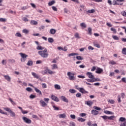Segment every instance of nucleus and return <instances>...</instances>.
<instances>
[{
  "label": "nucleus",
  "mask_w": 126,
  "mask_h": 126,
  "mask_svg": "<svg viewBox=\"0 0 126 126\" xmlns=\"http://www.w3.org/2000/svg\"><path fill=\"white\" fill-rule=\"evenodd\" d=\"M47 52H48V50L45 48L44 50L38 51V54L40 55L41 58H46L49 56V54Z\"/></svg>",
  "instance_id": "nucleus-1"
},
{
  "label": "nucleus",
  "mask_w": 126,
  "mask_h": 126,
  "mask_svg": "<svg viewBox=\"0 0 126 126\" xmlns=\"http://www.w3.org/2000/svg\"><path fill=\"white\" fill-rule=\"evenodd\" d=\"M19 55L22 58V59H21V62H22V63H24V62L26 61V58L28 57V55L23 53H20Z\"/></svg>",
  "instance_id": "nucleus-2"
},
{
  "label": "nucleus",
  "mask_w": 126,
  "mask_h": 126,
  "mask_svg": "<svg viewBox=\"0 0 126 126\" xmlns=\"http://www.w3.org/2000/svg\"><path fill=\"white\" fill-rule=\"evenodd\" d=\"M67 74L68 76H69V80H74V79H75V77L73 76V75H74V74L70 72H68Z\"/></svg>",
  "instance_id": "nucleus-3"
},
{
  "label": "nucleus",
  "mask_w": 126,
  "mask_h": 126,
  "mask_svg": "<svg viewBox=\"0 0 126 126\" xmlns=\"http://www.w3.org/2000/svg\"><path fill=\"white\" fill-rule=\"evenodd\" d=\"M87 81H88V82H96L97 81H101V80L99 78H95L94 77L92 79H87Z\"/></svg>",
  "instance_id": "nucleus-4"
},
{
  "label": "nucleus",
  "mask_w": 126,
  "mask_h": 126,
  "mask_svg": "<svg viewBox=\"0 0 126 126\" xmlns=\"http://www.w3.org/2000/svg\"><path fill=\"white\" fill-rule=\"evenodd\" d=\"M22 119L24 122H25V123H26V124H31L32 123L31 120L27 118V117H23Z\"/></svg>",
  "instance_id": "nucleus-5"
},
{
  "label": "nucleus",
  "mask_w": 126,
  "mask_h": 126,
  "mask_svg": "<svg viewBox=\"0 0 126 126\" xmlns=\"http://www.w3.org/2000/svg\"><path fill=\"white\" fill-rule=\"evenodd\" d=\"M86 75L90 78L88 79H93L94 78V75L91 72H87L86 73Z\"/></svg>",
  "instance_id": "nucleus-6"
},
{
  "label": "nucleus",
  "mask_w": 126,
  "mask_h": 126,
  "mask_svg": "<svg viewBox=\"0 0 126 126\" xmlns=\"http://www.w3.org/2000/svg\"><path fill=\"white\" fill-rule=\"evenodd\" d=\"M77 90H79V92L82 93L83 94H85V93H88V92L85 91L83 88H77Z\"/></svg>",
  "instance_id": "nucleus-7"
},
{
  "label": "nucleus",
  "mask_w": 126,
  "mask_h": 126,
  "mask_svg": "<svg viewBox=\"0 0 126 126\" xmlns=\"http://www.w3.org/2000/svg\"><path fill=\"white\" fill-rule=\"evenodd\" d=\"M51 99L52 100H53V101H55V102L60 101V99H59V98L54 95H51Z\"/></svg>",
  "instance_id": "nucleus-8"
},
{
  "label": "nucleus",
  "mask_w": 126,
  "mask_h": 126,
  "mask_svg": "<svg viewBox=\"0 0 126 126\" xmlns=\"http://www.w3.org/2000/svg\"><path fill=\"white\" fill-rule=\"evenodd\" d=\"M103 72V69L98 67L96 69V70L95 71L96 73H98V74H101Z\"/></svg>",
  "instance_id": "nucleus-9"
},
{
  "label": "nucleus",
  "mask_w": 126,
  "mask_h": 126,
  "mask_svg": "<svg viewBox=\"0 0 126 126\" xmlns=\"http://www.w3.org/2000/svg\"><path fill=\"white\" fill-rule=\"evenodd\" d=\"M61 99L63 102H65V103H68V99H67V98H66V97H65V96H62L61 97Z\"/></svg>",
  "instance_id": "nucleus-10"
},
{
  "label": "nucleus",
  "mask_w": 126,
  "mask_h": 126,
  "mask_svg": "<svg viewBox=\"0 0 126 126\" xmlns=\"http://www.w3.org/2000/svg\"><path fill=\"white\" fill-rule=\"evenodd\" d=\"M60 119H65L66 118V115L65 113L63 114H60L58 115Z\"/></svg>",
  "instance_id": "nucleus-11"
},
{
  "label": "nucleus",
  "mask_w": 126,
  "mask_h": 126,
  "mask_svg": "<svg viewBox=\"0 0 126 126\" xmlns=\"http://www.w3.org/2000/svg\"><path fill=\"white\" fill-rule=\"evenodd\" d=\"M39 102L41 104V106L42 107H46V106H48V104H47V103L43 100H40Z\"/></svg>",
  "instance_id": "nucleus-12"
},
{
  "label": "nucleus",
  "mask_w": 126,
  "mask_h": 126,
  "mask_svg": "<svg viewBox=\"0 0 126 126\" xmlns=\"http://www.w3.org/2000/svg\"><path fill=\"white\" fill-rule=\"evenodd\" d=\"M34 89L35 92H36V93H38V94H39V95H42V92H41V91H40V90L38 89L36 87H34Z\"/></svg>",
  "instance_id": "nucleus-13"
},
{
  "label": "nucleus",
  "mask_w": 126,
  "mask_h": 126,
  "mask_svg": "<svg viewBox=\"0 0 126 126\" xmlns=\"http://www.w3.org/2000/svg\"><path fill=\"white\" fill-rule=\"evenodd\" d=\"M56 32H57V31L54 29H51L50 30V33L52 35H55V34H56Z\"/></svg>",
  "instance_id": "nucleus-14"
},
{
  "label": "nucleus",
  "mask_w": 126,
  "mask_h": 126,
  "mask_svg": "<svg viewBox=\"0 0 126 126\" xmlns=\"http://www.w3.org/2000/svg\"><path fill=\"white\" fill-rule=\"evenodd\" d=\"M4 77L5 79H6V80L10 82V80H11V78H10L9 76L4 75Z\"/></svg>",
  "instance_id": "nucleus-15"
},
{
  "label": "nucleus",
  "mask_w": 126,
  "mask_h": 126,
  "mask_svg": "<svg viewBox=\"0 0 126 126\" xmlns=\"http://www.w3.org/2000/svg\"><path fill=\"white\" fill-rule=\"evenodd\" d=\"M31 24L32 25H37V24H38V22L35 20H32L31 21Z\"/></svg>",
  "instance_id": "nucleus-16"
},
{
  "label": "nucleus",
  "mask_w": 126,
  "mask_h": 126,
  "mask_svg": "<svg viewBox=\"0 0 126 126\" xmlns=\"http://www.w3.org/2000/svg\"><path fill=\"white\" fill-rule=\"evenodd\" d=\"M55 3H56V1H55V0H53L50 2H48V5L49 6H52V5H53V4H55Z\"/></svg>",
  "instance_id": "nucleus-17"
},
{
  "label": "nucleus",
  "mask_w": 126,
  "mask_h": 126,
  "mask_svg": "<svg viewBox=\"0 0 126 126\" xmlns=\"http://www.w3.org/2000/svg\"><path fill=\"white\" fill-rule=\"evenodd\" d=\"M10 116L12 117L13 118H15V117L16 116L15 113L12 111V110L10 111Z\"/></svg>",
  "instance_id": "nucleus-18"
},
{
  "label": "nucleus",
  "mask_w": 126,
  "mask_h": 126,
  "mask_svg": "<svg viewBox=\"0 0 126 126\" xmlns=\"http://www.w3.org/2000/svg\"><path fill=\"white\" fill-rule=\"evenodd\" d=\"M104 113L107 115H114V113L108 110L104 111Z\"/></svg>",
  "instance_id": "nucleus-19"
},
{
  "label": "nucleus",
  "mask_w": 126,
  "mask_h": 126,
  "mask_svg": "<svg viewBox=\"0 0 126 126\" xmlns=\"http://www.w3.org/2000/svg\"><path fill=\"white\" fill-rule=\"evenodd\" d=\"M92 114H93V115H98V114H99V111L95 110H93L92 111Z\"/></svg>",
  "instance_id": "nucleus-20"
},
{
  "label": "nucleus",
  "mask_w": 126,
  "mask_h": 126,
  "mask_svg": "<svg viewBox=\"0 0 126 126\" xmlns=\"http://www.w3.org/2000/svg\"><path fill=\"white\" fill-rule=\"evenodd\" d=\"M54 88H55V89H57V90H60L61 89V86H60V85L58 84H55L54 85Z\"/></svg>",
  "instance_id": "nucleus-21"
},
{
  "label": "nucleus",
  "mask_w": 126,
  "mask_h": 126,
  "mask_svg": "<svg viewBox=\"0 0 126 126\" xmlns=\"http://www.w3.org/2000/svg\"><path fill=\"white\" fill-rule=\"evenodd\" d=\"M27 64L29 66H32V65H33V61H29L27 63Z\"/></svg>",
  "instance_id": "nucleus-22"
},
{
  "label": "nucleus",
  "mask_w": 126,
  "mask_h": 126,
  "mask_svg": "<svg viewBox=\"0 0 126 126\" xmlns=\"http://www.w3.org/2000/svg\"><path fill=\"white\" fill-rule=\"evenodd\" d=\"M32 75L34 77V78H39V76L35 72H32Z\"/></svg>",
  "instance_id": "nucleus-23"
},
{
  "label": "nucleus",
  "mask_w": 126,
  "mask_h": 126,
  "mask_svg": "<svg viewBox=\"0 0 126 126\" xmlns=\"http://www.w3.org/2000/svg\"><path fill=\"white\" fill-rule=\"evenodd\" d=\"M87 105H88V106H92V105H93V101L91 100L87 101Z\"/></svg>",
  "instance_id": "nucleus-24"
},
{
  "label": "nucleus",
  "mask_w": 126,
  "mask_h": 126,
  "mask_svg": "<svg viewBox=\"0 0 126 126\" xmlns=\"http://www.w3.org/2000/svg\"><path fill=\"white\" fill-rule=\"evenodd\" d=\"M48 41L49 43H54V39L52 37H49L48 38Z\"/></svg>",
  "instance_id": "nucleus-25"
},
{
  "label": "nucleus",
  "mask_w": 126,
  "mask_h": 126,
  "mask_svg": "<svg viewBox=\"0 0 126 126\" xmlns=\"http://www.w3.org/2000/svg\"><path fill=\"white\" fill-rule=\"evenodd\" d=\"M76 59H77V60H78V61H82V60H83V58H82L80 56H77L76 57Z\"/></svg>",
  "instance_id": "nucleus-26"
},
{
  "label": "nucleus",
  "mask_w": 126,
  "mask_h": 126,
  "mask_svg": "<svg viewBox=\"0 0 126 126\" xmlns=\"http://www.w3.org/2000/svg\"><path fill=\"white\" fill-rule=\"evenodd\" d=\"M58 49L59 50H61V51H64V52H66V51H67V49H64L63 48V47H61V46H59L58 47Z\"/></svg>",
  "instance_id": "nucleus-27"
},
{
  "label": "nucleus",
  "mask_w": 126,
  "mask_h": 126,
  "mask_svg": "<svg viewBox=\"0 0 126 126\" xmlns=\"http://www.w3.org/2000/svg\"><path fill=\"white\" fill-rule=\"evenodd\" d=\"M109 64H112V65H114V64H117V63H116V62L112 60V61L109 62Z\"/></svg>",
  "instance_id": "nucleus-28"
},
{
  "label": "nucleus",
  "mask_w": 126,
  "mask_h": 126,
  "mask_svg": "<svg viewBox=\"0 0 126 126\" xmlns=\"http://www.w3.org/2000/svg\"><path fill=\"white\" fill-rule=\"evenodd\" d=\"M126 118L121 117L119 119V122H126Z\"/></svg>",
  "instance_id": "nucleus-29"
},
{
  "label": "nucleus",
  "mask_w": 126,
  "mask_h": 126,
  "mask_svg": "<svg viewBox=\"0 0 126 126\" xmlns=\"http://www.w3.org/2000/svg\"><path fill=\"white\" fill-rule=\"evenodd\" d=\"M87 12L88 13H94V12H95V10L94 9H93L92 10H89L87 11Z\"/></svg>",
  "instance_id": "nucleus-30"
},
{
  "label": "nucleus",
  "mask_w": 126,
  "mask_h": 126,
  "mask_svg": "<svg viewBox=\"0 0 126 126\" xmlns=\"http://www.w3.org/2000/svg\"><path fill=\"white\" fill-rule=\"evenodd\" d=\"M81 27H83V28H86V24L85 23H82L80 24Z\"/></svg>",
  "instance_id": "nucleus-31"
},
{
  "label": "nucleus",
  "mask_w": 126,
  "mask_h": 126,
  "mask_svg": "<svg viewBox=\"0 0 126 126\" xmlns=\"http://www.w3.org/2000/svg\"><path fill=\"white\" fill-rule=\"evenodd\" d=\"M78 121H79V122H81L82 123H83V122H85V119L82 118H78Z\"/></svg>",
  "instance_id": "nucleus-32"
},
{
  "label": "nucleus",
  "mask_w": 126,
  "mask_h": 126,
  "mask_svg": "<svg viewBox=\"0 0 126 126\" xmlns=\"http://www.w3.org/2000/svg\"><path fill=\"white\" fill-rule=\"evenodd\" d=\"M94 109L96 110V111H101V108L98 107V106H94Z\"/></svg>",
  "instance_id": "nucleus-33"
},
{
  "label": "nucleus",
  "mask_w": 126,
  "mask_h": 126,
  "mask_svg": "<svg viewBox=\"0 0 126 126\" xmlns=\"http://www.w3.org/2000/svg\"><path fill=\"white\" fill-rule=\"evenodd\" d=\"M88 32L90 35H92V29H91V28H88Z\"/></svg>",
  "instance_id": "nucleus-34"
},
{
  "label": "nucleus",
  "mask_w": 126,
  "mask_h": 126,
  "mask_svg": "<svg viewBox=\"0 0 126 126\" xmlns=\"http://www.w3.org/2000/svg\"><path fill=\"white\" fill-rule=\"evenodd\" d=\"M6 19L2 18H0V22H6Z\"/></svg>",
  "instance_id": "nucleus-35"
},
{
  "label": "nucleus",
  "mask_w": 126,
  "mask_h": 126,
  "mask_svg": "<svg viewBox=\"0 0 126 126\" xmlns=\"http://www.w3.org/2000/svg\"><path fill=\"white\" fill-rule=\"evenodd\" d=\"M44 47H42V46H38L37 47H36V49L38 50H44Z\"/></svg>",
  "instance_id": "nucleus-36"
},
{
  "label": "nucleus",
  "mask_w": 126,
  "mask_h": 126,
  "mask_svg": "<svg viewBox=\"0 0 126 126\" xmlns=\"http://www.w3.org/2000/svg\"><path fill=\"white\" fill-rule=\"evenodd\" d=\"M115 119V116H108V120H113Z\"/></svg>",
  "instance_id": "nucleus-37"
},
{
  "label": "nucleus",
  "mask_w": 126,
  "mask_h": 126,
  "mask_svg": "<svg viewBox=\"0 0 126 126\" xmlns=\"http://www.w3.org/2000/svg\"><path fill=\"white\" fill-rule=\"evenodd\" d=\"M122 54H123V55H126V48H124L122 49Z\"/></svg>",
  "instance_id": "nucleus-38"
},
{
  "label": "nucleus",
  "mask_w": 126,
  "mask_h": 126,
  "mask_svg": "<svg viewBox=\"0 0 126 126\" xmlns=\"http://www.w3.org/2000/svg\"><path fill=\"white\" fill-rule=\"evenodd\" d=\"M23 32L25 33V34H28L29 33V31L26 29H24L23 30Z\"/></svg>",
  "instance_id": "nucleus-39"
},
{
  "label": "nucleus",
  "mask_w": 126,
  "mask_h": 126,
  "mask_svg": "<svg viewBox=\"0 0 126 126\" xmlns=\"http://www.w3.org/2000/svg\"><path fill=\"white\" fill-rule=\"evenodd\" d=\"M112 4H113V5H117L120 4V3H118V2H117V1L116 0H113L112 1Z\"/></svg>",
  "instance_id": "nucleus-40"
},
{
  "label": "nucleus",
  "mask_w": 126,
  "mask_h": 126,
  "mask_svg": "<svg viewBox=\"0 0 126 126\" xmlns=\"http://www.w3.org/2000/svg\"><path fill=\"white\" fill-rule=\"evenodd\" d=\"M69 92L70 93H75L76 92V91H75V90H74V89H70L69 90Z\"/></svg>",
  "instance_id": "nucleus-41"
},
{
  "label": "nucleus",
  "mask_w": 126,
  "mask_h": 126,
  "mask_svg": "<svg viewBox=\"0 0 126 126\" xmlns=\"http://www.w3.org/2000/svg\"><path fill=\"white\" fill-rule=\"evenodd\" d=\"M101 117V118H102V119H103V120H104V121H106V120H108V116L106 115L102 116Z\"/></svg>",
  "instance_id": "nucleus-42"
},
{
  "label": "nucleus",
  "mask_w": 126,
  "mask_h": 126,
  "mask_svg": "<svg viewBox=\"0 0 126 126\" xmlns=\"http://www.w3.org/2000/svg\"><path fill=\"white\" fill-rule=\"evenodd\" d=\"M27 8H28V7H27V6H24L21 7V10H26V9H27Z\"/></svg>",
  "instance_id": "nucleus-43"
},
{
  "label": "nucleus",
  "mask_w": 126,
  "mask_h": 126,
  "mask_svg": "<svg viewBox=\"0 0 126 126\" xmlns=\"http://www.w3.org/2000/svg\"><path fill=\"white\" fill-rule=\"evenodd\" d=\"M9 100L12 103V105H16V103L12 101V99L11 98H9Z\"/></svg>",
  "instance_id": "nucleus-44"
},
{
  "label": "nucleus",
  "mask_w": 126,
  "mask_h": 126,
  "mask_svg": "<svg viewBox=\"0 0 126 126\" xmlns=\"http://www.w3.org/2000/svg\"><path fill=\"white\" fill-rule=\"evenodd\" d=\"M15 36H16V37H21L22 35H21V33H19V32H17Z\"/></svg>",
  "instance_id": "nucleus-45"
},
{
  "label": "nucleus",
  "mask_w": 126,
  "mask_h": 126,
  "mask_svg": "<svg viewBox=\"0 0 126 126\" xmlns=\"http://www.w3.org/2000/svg\"><path fill=\"white\" fill-rule=\"evenodd\" d=\"M8 62H9V63H15V60H14V59H9L8 60Z\"/></svg>",
  "instance_id": "nucleus-46"
},
{
  "label": "nucleus",
  "mask_w": 126,
  "mask_h": 126,
  "mask_svg": "<svg viewBox=\"0 0 126 126\" xmlns=\"http://www.w3.org/2000/svg\"><path fill=\"white\" fill-rule=\"evenodd\" d=\"M108 102H109V103H110V104H114V103H115V100L113 99H109L108 100Z\"/></svg>",
  "instance_id": "nucleus-47"
},
{
  "label": "nucleus",
  "mask_w": 126,
  "mask_h": 126,
  "mask_svg": "<svg viewBox=\"0 0 126 126\" xmlns=\"http://www.w3.org/2000/svg\"><path fill=\"white\" fill-rule=\"evenodd\" d=\"M26 90L28 91V92H31V91H32V89L30 87H28L26 89Z\"/></svg>",
  "instance_id": "nucleus-48"
},
{
  "label": "nucleus",
  "mask_w": 126,
  "mask_h": 126,
  "mask_svg": "<svg viewBox=\"0 0 126 126\" xmlns=\"http://www.w3.org/2000/svg\"><path fill=\"white\" fill-rule=\"evenodd\" d=\"M52 8L53 10H54V11H58V8H57L56 7V6H53L52 7Z\"/></svg>",
  "instance_id": "nucleus-49"
},
{
  "label": "nucleus",
  "mask_w": 126,
  "mask_h": 126,
  "mask_svg": "<svg viewBox=\"0 0 126 126\" xmlns=\"http://www.w3.org/2000/svg\"><path fill=\"white\" fill-rule=\"evenodd\" d=\"M30 99H34V98H36V95L33 94H31L30 96Z\"/></svg>",
  "instance_id": "nucleus-50"
},
{
  "label": "nucleus",
  "mask_w": 126,
  "mask_h": 126,
  "mask_svg": "<svg viewBox=\"0 0 126 126\" xmlns=\"http://www.w3.org/2000/svg\"><path fill=\"white\" fill-rule=\"evenodd\" d=\"M94 47H96V48H100V45H99V44L94 43Z\"/></svg>",
  "instance_id": "nucleus-51"
},
{
  "label": "nucleus",
  "mask_w": 126,
  "mask_h": 126,
  "mask_svg": "<svg viewBox=\"0 0 126 126\" xmlns=\"http://www.w3.org/2000/svg\"><path fill=\"white\" fill-rule=\"evenodd\" d=\"M76 96L77 97V98H80V97H81V94L78 93H77L76 94Z\"/></svg>",
  "instance_id": "nucleus-52"
},
{
  "label": "nucleus",
  "mask_w": 126,
  "mask_h": 126,
  "mask_svg": "<svg viewBox=\"0 0 126 126\" xmlns=\"http://www.w3.org/2000/svg\"><path fill=\"white\" fill-rule=\"evenodd\" d=\"M111 31H113V33H117V30L115 29H114V28H111Z\"/></svg>",
  "instance_id": "nucleus-53"
},
{
  "label": "nucleus",
  "mask_w": 126,
  "mask_h": 126,
  "mask_svg": "<svg viewBox=\"0 0 126 126\" xmlns=\"http://www.w3.org/2000/svg\"><path fill=\"white\" fill-rule=\"evenodd\" d=\"M48 70V73H49V74H53V73H55V72H53V71L49 70V69H47Z\"/></svg>",
  "instance_id": "nucleus-54"
},
{
  "label": "nucleus",
  "mask_w": 126,
  "mask_h": 126,
  "mask_svg": "<svg viewBox=\"0 0 126 126\" xmlns=\"http://www.w3.org/2000/svg\"><path fill=\"white\" fill-rule=\"evenodd\" d=\"M80 117H85L86 116V113H81L79 114Z\"/></svg>",
  "instance_id": "nucleus-55"
},
{
  "label": "nucleus",
  "mask_w": 126,
  "mask_h": 126,
  "mask_svg": "<svg viewBox=\"0 0 126 126\" xmlns=\"http://www.w3.org/2000/svg\"><path fill=\"white\" fill-rule=\"evenodd\" d=\"M118 103H121L122 102V100H121V95H119L118 96Z\"/></svg>",
  "instance_id": "nucleus-56"
},
{
  "label": "nucleus",
  "mask_w": 126,
  "mask_h": 126,
  "mask_svg": "<svg viewBox=\"0 0 126 126\" xmlns=\"http://www.w3.org/2000/svg\"><path fill=\"white\" fill-rule=\"evenodd\" d=\"M49 99L48 98H44V101L46 102V104H47V103H49Z\"/></svg>",
  "instance_id": "nucleus-57"
},
{
  "label": "nucleus",
  "mask_w": 126,
  "mask_h": 126,
  "mask_svg": "<svg viewBox=\"0 0 126 126\" xmlns=\"http://www.w3.org/2000/svg\"><path fill=\"white\" fill-rule=\"evenodd\" d=\"M42 88H47V85L45 83L42 84Z\"/></svg>",
  "instance_id": "nucleus-58"
},
{
  "label": "nucleus",
  "mask_w": 126,
  "mask_h": 126,
  "mask_svg": "<svg viewBox=\"0 0 126 126\" xmlns=\"http://www.w3.org/2000/svg\"><path fill=\"white\" fill-rule=\"evenodd\" d=\"M122 82H124V83H126V78L125 77L122 78Z\"/></svg>",
  "instance_id": "nucleus-59"
},
{
  "label": "nucleus",
  "mask_w": 126,
  "mask_h": 126,
  "mask_svg": "<svg viewBox=\"0 0 126 126\" xmlns=\"http://www.w3.org/2000/svg\"><path fill=\"white\" fill-rule=\"evenodd\" d=\"M75 38H78V39H79V38H80L79 37V34H78V33H76L75 34Z\"/></svg>",
  "instance_id": "nucleus-60"
},
{
  "label": "nucleus",
  "mask_w": 126,
  "mask_h": 126,
  "mask_svg": "<svg viewBox=\"0 0 126 126\" xmlns=\"http://www.w3.org/2000/svg\"><path fill=\"white\" fill-rule=\"evenodd\" d=\"M70 126H75V123L73 122H71L70 123Z\"/></svg>",
  "instance_id": "nucleus-61"
},
{
  "label": "nucleus",
  "mask_w": 126,
  "mask_h": 126,
  "mask_svg": "<svg viewBox=\"0 0 126 126\" xmlns=\"http://www.w3.org/2000/svg\"><path fill=\"white\" fill-rule=\"evenodd\" d=\"M113 39H114V40H119V37H118L116 35H113Z\"/></svg>",
  "instance_id": "nucleus-62"
},
{
  "label": "nucleus",
  "mask_w": 126,
  "mask_h": 126,
  "mask_svg": "<svg viewBox=\"0 0 126 126\" xmlns=\"http://www.w3.org/2000/svg\"><path fill=\"white\" fill-rule=\"evenodd\" d=\"M122 14L123 16H125L126 17V12L124 11L123 12H122Z\"/></svg>",
  "instance_id": "nucleus-63"
},
{
  "label": "nucleus",
  "mask_w": 126,
  "mask_h": 126,
  "mask_svg": "<svg viewBox=\"0 0 126 126\" xmlns=\"http://www.w3.org/2000/svg\"><path fill=\"white\" fill-rule=\"evenodd\" d=\"M120 126H126V122H125L123 124H121L120 125Z\"/></svg>",
  "instance_id": "nucleus-64"
}]
</instances>
